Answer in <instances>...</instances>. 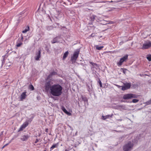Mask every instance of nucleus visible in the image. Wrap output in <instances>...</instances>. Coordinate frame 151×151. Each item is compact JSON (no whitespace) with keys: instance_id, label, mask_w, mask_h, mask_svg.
<instances>
[{"instance_id":"nucleus-1","label":"nucleus","mask_w":151,"mask_h":151,"mask_svg":"<svg viewBox=\"0 0 151 151\" xmlns=\"http://www.w3.org/2000/svg\"><path fill=\"white\" fill-rule=\"evenodd\" d=\"M51 83L50 81H46L44 86L45 91L50 92L51 94H61L62 87L58 84H54L51 86Z\"/></svg>"},{"instance_id":"nucleus-2","label":"nucleus","mask_w":151,"mask_h":151,"mask_svg":"<svg viewBox=\"0 0 151 151\" xmlns=\"http://www.w3.org/2000/svg\"><path fill=\"white\" fill-rule=\"evenodd\" d=\"M134 145L132 142H129L126 143L123 147L124 151H131Z\"/></svg>"},{"instance_id":"nucleus-3","label":"nucleus","mask_w":151,"mask_h":151,"mask_svg":"<svg viewBox=\"0 0 151 151\" xmlns=\"http://www.w3.org/2000/svg\"><path fill=\"white\" fill-rule=\"evenodd\" d=\"M79 53V50H77L74 52L73 55L71 57V60L73 63L75 62L78 56Z\"/></svg>"},{"instance_id":"nucleus-4","label":"nucleus","mask_w":151,"mask_h":151,"mask_svg":"<svg viewBox=\"0 0 151 151\" xmlns=\"http://www.w3.org/2000/svg\"><path fill=\"white\" fill-rule=\"evenodd\" d=\"M116 86L119 88H121L122 90L124 91L130 88L131 87V84L129 83H124V86H120L118 85H117Z\"/></svg>"},{"instance_id":"nucleus-5","label":"nucleus","mask_w":151,"mask_h":151,"mask_svg":"<svg viewBox=\"0 0 151 151\" xmlns=\"http://www.w3.org/2000/svg\"><path fill=\"white\" fill-rule=\"evenodd\" d=\"M128 55H125L124 56L120 59L119 61L117 63V65L118 66H121L122 65L123 62L127 61L128 59Z\"/></svg>"},{"instance_id":"nucleus-6","label":"nucleus","mask_w":151,"mask_h":151,"mask_svg":"<svg viewBox=\"0 0 151 151\" xmlns=\"http://www.w3.org/2000/svg\"><path fill=\"white\" fill-rule=\"evenodd\" d=\"M151 47V42L150 41L145 42L143 44L142 49H147Z\"/></svg>"},{"instance_id":"nucleus-7","label":"nucleus","mask_w":151,"mask_h":151,"mask_svg":"<svg viewBox=\"0 0 151 151\" xmlns=\"http://www.w3.org/2000/svg\"><path fill=\"white\" fill-rule=\"evenodd\" d=\"M136 95H124L123 99H127L133 98H136Z\"/></svg>"},{"instance_id":"nucleus-8","label":"nucleus","mask_w":151,"mask_h":151,"mask_svg":"<svg viewBox=\"0 0 151 151\" xmlns=\"http://www.w3.org/2000/svg\"><path fill=\"white\" fill-rule=\"evenodd\" d=\"M41 56V51L40 50H39L36 53V56L35 57V59L36 60H39V58Z\"/></svg>"},{"instance_id":"nucleus-9","label":"nucleus","mask_w":151,"mask_h":151,"mask_svg":"<svg viewBox=\"0 0 151 151\" xmlns=\"http://www.w3.org/2000/svg\"><path fill=\"white\" fill-rule=\"evenodd\" d=\"M60 38V37L58 36L54 38L53 40L51 41V43L52 44L55 43L56 42H58L59 41L58 39Z\"/></svg>"},{"instance_id":"nucleus-10","label":"nucleus","mask_w":151,"mask_h":151,"mask_svg":"<svg viewBox=\"0 0 151 151\" xmlns=\"http://www.w3.org/2000/svg\"><path fill=\"white\" fill-rule=\"evenodd\" d=\"M29 136H30L28 134L23 135L22 136V137L21 138V139L23 141H26Z\"/></svg>"},{"instance_id":"nucleus-11","label":"nucleus","mask_w":151,"mask_h":151,"mask_svg":"<svg viewBox=\"0 0 151 151\" xmlns=\"http://www.w3.org/2000/svg\"><path fill=\"white\" fill-rule=\"evenodd\" d=\"M61 109L65 113L68 115L69 116L71 115V114L70 112L68 111L65 108L64 106H62L61 107Z\"/></svg>"},{"instance_id":"nucleus-12","label":"nucleus","mask_w":151,"mask_h":151,"mask_svg":"<svg viewBox=\"0 0 151 151\" xmlns=\"http://www.w3.org/2000/svg\"><path fill=\"white\" fill-rule=\"evenodd\" d=\"M27 95H21L20 96L18 97V99L19 101H23L24 99L26 98Z\"/></svg>"},{"instance_id":"nucleus-13","label":"nucleus","mask_w":151,"mask_h":151,"mask_svg":"<svg viewBox=\"0 0 151 151\" xmlns=\"http://www.w3.org/2000/svg\"><path fill=\"white\" fill-rule=\"evenodd\" d=\"M113 114H112L111 115H108L106 116H102V119L103 120H105L106 119H108L109 117H112L113 116Z\"/></svg>"},{"instance_id":"nucleus-14","label":"nucleus","mask_w":151,"mask_h":151,"mask_svg":"<svg viewBox=\"0 0 151 151\" xmlns=\"http://www.w3.org/2000/svg\"><path fill=\"white\" fill-rule=\"evenodd\" d=\"M49 97H51L53 99L55 100L58 99V97L60 95H49Z\"/></svg>"},{"instance_id":"nucleus-15","label":"nucleus","mask_w":151,"mask_h":151,"mask_svg":"<svg viewBox=\"0 0 151 151\" xmlns=\"http://www.w3.org/2000/svg\"><path fill=\"white\" fill-rule=\"evenodd\" d=\"M58 146V143L53 144L50 148V151L53 150L55 148H57Z\"/></svg>"},{"instance_id":"nucleus-16","label":"nucleus","mask_w":151,"mask_h":151,"mask_svg":"<svg viewBox=\"0 0 151 151\" xmlns=\"http://www.w3.org/2000/svg\"><path fill=\"white\" fill-rule=\"evenodd\" d=\"M68 54L69 52L68 51H66L64 53L63 56V60H64L67 57Z\"/></svg>"},{"instance_id":"nucleus-17","label":"nucleus","mask_w":151,"mask_h":151,"mask_svg":"<svg viewBox=\"0 0 151 151\" xmlns=\"http://www.w3.org/2000/svg\"><path fill=\"white\" fill-rule=\"evenodd\" d=\"M81 98L82 101H83L85 102V104H86V102L87 101V99L86 97L84 96H81Z\"/></svg>"},{"instance_id":"nucleus-18","label":"nucleus","mask_w":151,"mask_h":151,"mask_svg":"<svg viewBox=\"0 0 151 151\" xmlns=\"http://www.w3.org/2000/svg\"><path fill=\"white\" fill-rule=\"evenodd\" d=\"M28 125V123L27 122H26L24 123L22 125V126L23 127V128H25L26 127H27Z\"/></svg>"},{"instance_id":"nucleus-19","label":"nucleus","mask_w":151,"mask_h":151,"mask_svg":"<svg viewBox=\"0 0 151 151\" xmlns=\"http://www.w3.org/2000/svg\"><path fill=\"white\" fill-rule=\"evenodd\" d=\"M104 47L103 46H99V45L96 46V49L99 50H101L102 48Z\"/></svg>"},{"instance_id":"nucleus-20","label":"nucleus","mask_w":151,"mask_h":151,"mask_svg":"<svg viewBox=\"0 0 151 151\" xmlns=\"http://www.w3.org/2000/svg\"><path fill=\"white\" fill-rule=\"evenodd\" d=\"M29 30V27H27L22 32L23 33H26Z\"/></svg>"},{"instance_id":"nucleus-21","label":"nucleus","mask_w":151,"mask_h":151,"mask_svg":"<svg viewBox=\"0 0 151 151\" xmlns=\"http://www.w3.org/2000/svg\"><path fill=\"white\" fill-rule=\"evenodd\" d=\"M144 104H145L146 105L151 104V99L148 101L144 103Z\"/></svg>"},{"instance_id":"nucleus-22","label":"nucleus","mask_w":151,"mask_h":151,"mask_svg":"<svg viewBox=\"0 0 151 151\" xmlns=\"http://www.w3.org/2000/svg\"><path fill=\"white\" fill-rule=\"evenodd\" d=\"M53 28V27L52 26H48L47 27V29L48 31H50L52 30Z\"/></svg>"},{"instance_id":"nucleus-23","label":"nucleus","mask_w":151,"mask_h":151,"mask_svg":"<svg viewBox=\"0 0 151 151\" xmlns=\"http://www.w3.org/2000/svg\"><path fill=\"white\" fill-rule=\"evenodd\" d=\"M147 58L148 60V61H151V55H147Z\"/></svg>"},{"instance_id":"nucleus-24","label":"nucleus","mask_w":151,"mask_h":151,"mask_svg":"<svg viewBox=\"0 0 151 151\" xmlns=\"http://www.w3.org/2000/svg\"><path fill=\"white\" fill-rule=\"evenodd\" d=\"M29 89L31 90H33L34 89L33 86L32 85H30L29 86Z\"/></svg>"},{"instance_id":"nucleus-25","label":"nucleus","mask_w":151,"mask_h":151,"mask_svg":"<svg viewBox=\"0 0 151 151\" xmlns=\"http://www.w3.org/2000/svg\"><path fill=\"white\" fill-rule=\"evenodd\" d=\"M139 101L138 99H134L132 100V102L134 103H136L137 102Z\"/></svg>"},{"instance_id":"nucleus-26","label":"nucleus","mask_w":151,"mask_h":151,"mask_svg":"<svg viewBox=\"0 0 151 151\" xmlns=\"http://www.w3.org/2000/svg\"><path fill=\"white\" fill-rule=\"evenodd\" d=\"M89 63L91 64L93 66H97V64L96 63H94L91 61L89 62Z\"/></svg>"},{"instance_id":"nucleus-27","label":"nucleus","mask_w":151,"mask_h":151,"mask_svg":"<svg viewBox=\"0 0 151 151\" xmlns=\"http://www.w3.org/2000/svg\"><path fill=\"white\" fill-rule=\"evenodd\" d=\"M88 90L89 91L90 94L92 93L91 92V91H92V89L89 88L88 86Z\"/></svg>"},{"instance_id":"nucleus-28","label":"nucleus","mask_w":151,"mask_h":151,"mask_svg":"<svg viewBox=\"0 0 151 151\" xmlns=\"http://www.w3.org/2000/svg\"><path fill=\"white\" fill-rule=\"evenodd\" d=\"M98 83L100 87H102V83L100 80L99 79Z\"/></svg>"},{"instance_id":"nucleus-29","label":"nucleus","mask_w":151,"mask_h":151,"mask_svg":"<svg viewBox=\"0 0 151 151\" xmlns=\"http://www.w3.org/2000/svg\"><path fill=\"white\" fill-rule=\"evenodd\" d=\"M50 73L52 76L53 75H56L57 74V73L56 72H55L54 71Z\"/></svg>"},{"instance_id":"nucleus-30","label":"nucleus","mask_w":151,"mask_h":151,"mask_svg":"<svg viewBox=\"0 0 151 151\" xmlns=\"http://www.w3.org/2000/svg\"><path fill=\"white\" fill-rule=\"evenodd\" d=\"M122 69L123 70V72L124 73H125L126 71L127 70V69L125 68H122Z\"/></svg>"},{"instance_id":"nucleus-31","label":"nucleus","mask_w":151,"mask_h":151,"mask_svg":"<svg viewBox=\"0 0 151 151\" xmlns=\"http://www.w3.org/2000/svg\"><path fill=\"white\" fill-rule=\"evenodd\" d=\"M52 76L50 73V74L48 76L47 78V79H50V78L52 77Z\"/></svg>"},{"instance_id":"nucleus-32","label":"nucleus","mask_w":151,"mask_h":151,"mask_svg":"<svg viewBox=\"0 0 151 151\" xmlns=\"http://www.w3.org/2000/svg\"><path fill=\"white\" fill-rule=\"evenodd\" d=\"M24 128H23V127L22 125L19 128V129L18 131L19 132L22 131Z\"/></svg>"},{"instance_id":"nucleus-33","label":"nucleus","mask_w":151,"mask_h":151,"mask_svg":"<svg viewBox=\"0 0 151 151\" xmlns=\"http://www.w3.org/2000/svg\"><path fill=\"white\" fill-rule=\"evenodd\" d=\"M22 43H18L17 44L16 46L17 47H19L20 46L22 45Z\"/></svg>"},{"instance_id":"nucleus-34","label":"nucleus","mask_w":151,"mask_h":151,"mask_svg":"<svg viewBox=\"0 0 151 151\" xmlns=\"http://www.w3.org/2000/svg\"><path fill=\"white\" fill-rule=\"evenodd\" d=\"M45 49L47 52H49V49L47 46L45 47Z\"/></svg>"},{"instance_id":"nucleus-35","label":"nucleus","mask_w":151,"mask_h":151,"mask_svg":"<svg viewBox=\"0 0 151 151\" xmlns=\"http://www.w3.org/2000/svg\"><path fill=\"white\" fill-rule=\"evenodd\" d=\"M13 140V139H12L9 142V143H7V144H6L5 145H4V147H6V146H7L8 145L9 143H10V142H12V141Z\"/></svg>"},{"instance_id":"nucleus-36","label":"nucleus","mask_w":151,"mask_h":151,"mask_svg":"<svg viewBox=\"0 0 151 151\" xmlns=\"http://www.w3.org/2000/svg\"><path fill=\"white\" fill-rule=\"evenodd\" d=\"M95 17L96 16L93 15L92 17L91 20L93 21L95 19Z\"/></svg>"},{"instance_id":"nucleus-37","label":"nucleus","mask_w":151,"mask_h":151,"mask_svg":"<svg viewBox=\"0 0 151 151\" xmlns=\"http://www.w3.org/2000/svg\"><path fill=\"white\" fill-rule=\"evenodd\" d=\"M122 0H117L116 1H115V2H119L121 1Z\"/></svg>"},{"instance_id":"nucleus-38","label":"nucleus","mask_w":151,"mask_h":151,"mask_svg":"<svg viewBox=\"0 0 151 151\" xmlns=\"http://www.w3.org/2000/svg\"><path fill=\"white\" fill-rule=\"evenodd\" d=\"M32 118H31L29 119V120L28 121L30 122H31L32 121Z\"/></svg>"},{"instance_id":"nucleus-39","label":"nucleus","mask_w":151,"mask_h":151,"mask_svg":"<svg viewBox=\"0 0 151 151\" xmlns=\"http://www.w3.org/2000/svg\"><path fill=\"white\" fill-rule=\"evenodd\" d=\"M26 92H23L21 94H26Z\"/></svg>"},{"instance_id":"nucleus-40","label":"nucleus","mask_w":151,"mask_h":151,"mask_svg":"<svg viewBox=\"0 0 151 151\" xmlns=\"http://www.w3.org/2000/svg\"><path fill=\"white\" fill-rule=\"evenodd\" d=\"M48 130V129H45V132H47Z\"/></svg>"},{"instance_id":"nucleus-41","label":"nucleus","mask_w":151,"mask_h":151,"mask_svg":"<svg viewBox=\"0 0 151 151\" xmlns=\"http://www.w3.org/2000/svg\"><path fill=\"white\" fill-rule=\"evenodd\" d=\"M100 2H101V3H105L106 2V1H100Z\"/></svg>"},{"instance_id":"nucleus-42","label":"nucleus","mask_w":151,"mask_h":151,"mask_svg":"<svg viewBox=\"0 0 151 151\" xmlns=\"http://www.w3.org/2000/svg\"><path fill=\"white\" fill-rule=\"evenodd\" d=\"M123 43V42H120V45H121V44H122Z\"/></svg>"},{"instance_id":"nucleus-43","label":"nucleus","mask_w":151,"mask_h":151,"mask_svg":"<svg viewBox=\"0 0 151 151\" xmlns=\"http://www.w3.org/2000/svg\"><path fill=\"white\" fill-rule=\"evenodd\" d=\"M93 34H91V35L90 36L93 37V36H93Z\"/></svg>"},{"instance_id":"nucleus-44","label":"nucleus","mask_w":151,"mask_h":151,"mask_svg":"<svg viewBox=\"0 0 151 151\" xmlns=\"http://www.w3.org/2000/svg\"><path fill=\"white\" fill-rule=\"evenodd\" d=\"M115 131H116V132H121V131H116V130H115Z\"/></svg>"},{"instance_id":"nucleus-45","label":"nucleus","mask_w":151,"mask_h":151,"mask_svg":"<svg viewBox=\"0 0 151 151\" xmlns=\"http://www.w3.org/2000/svg\"><path fill=\"white\" fill-rule=\"evenodd\" d=\"M139 76H142V75L141 74H139Z\"/></svg>"},{"instance_id":"nucleus-46","label":"nucleus","mask_w":151,"mask_h":151,"mask_svg":"<svg viewBox=\"0 0 151 151\" xmlns=\"http://www.w3.org/2000/svg\"><path fill=\"white\" fill-rule=\"evenodd\" d=\"M5 147H4V145L2 147V148H4Z\"/></svg>"},{"instance_id":"nucleus-47","label":"nucleus","mask_w":151,"mask_h":151,"mask_svg":"<svg viewBox=\"0 0 151 151\" xmlns=\"http://www.w3.org/2000/svg\"><path fill=\"white\" fill-rule=\"evenodd\" d=\"M65 151H68V150L66 149L65 150Z\"/></svg>"},{"instance_id":"nucleus-48","label":"nucleus","mask_w":151,"mask_h":151,"mask_svg":"<svg viewBox=\"0 0 151 151\" xmlns=\"http://www.w3.org/2000/svg\"><path fill=\"white\" fill-rule=\"evenodd\" d=\"M127 94L129 95V94H132V93H129V94Z\"/></svg>"},{"instance_id":"nucleus-49","label":"nucleus","mask_w":151,"mask_h":151,"mask_svg":"<svg viewBox=\"0 0 151 151\" xmlns=\"http://www.w3.org/2000/svg\"><path fill=\"white\" fill-rule=\"evenodd\" d=\"M113 2V1H110V2Z\"/></svg>"},{"instance_id":"nucleus-50","label":"nucleus","mask_w":151,"mask_h":151,"mask_svg":"<svg viewBox=\"0 0 151 151\" xmlns=\"http://www.w3.org/2000/svg\"><path fill=\"white\" fill-rule=\"evenodd\" d=\"M37 99H39V98H38V97H37Z\"/></svg>"},{"instance_id":"nucleus-51","label":"nucleus","mask_w":151,"mask_h":151,"mask_svg":"<svg viewBox=\"0 0 151 151\" xmlns=\"http://www.w3.org/2000/svg\"><path fill=\"white\" fill-rule=\"evenodd\" d=\"M37 99H39V98H38V97H37Z\"/></svg>"},{"instance_id":"nucleus-52","label":"nucleus","mask_w":151,"mask_h":151,"mask_svg":"<svg viewBox=\"0 0 151 151\" xmlns=\"http://www.w3.org/2000/svg\"><path fill=\"white\" fill-rule=\"evenodd\" d=\"M119 120L120 121H122V119H120V120Z\"/></svg>"},{"instance_id":"nucleus-53","label":"nucleus","mask_w":151,"mask_h":151,"mask_svg":"<svg viewBox=\"0 0 151 151\" xmlns=\"http://www.w3.org/2000/svg\"><path fill=\"white\" fill-rule=\"evenodd\" d=\"M36 142H37V141H36Z\"/></svg>"},{"instance_id":"nucleus-54","label":"nucleus","mask_w":151,"mask_h":151,"mask_svg":"<svg viewBox=\"0 0 151 151\" xmlns=\"http://www.w3.org/2000/svg\"><path fill=\"white\" fill-rule=\"evenodd\" d=\"M37 142H36V141L35 142V143H36Z\"/></svg>"},{"instance_id":"nucleus-55","label":"nucleus","mask_w":151,"mask_h":151,"mask_svg":"<svg viewBox=\"0 0 151 151\" xmlns=\"http://www.w3.org/2000/svg\"><path fill=\"white\" fill-rule=\"evenodd\" d=\"M70 128H71V127H70Z\"/></svg>"},{"instance_id":"nucleus-56","label":"nucleus","mask_w":151,"mask_h":151,"mask_svg":"<svg viewBox=\"0 0 151 151\" xmlns=\"http://www.w3.org/2000/svg\"><path fill=\"white\" fill-rule=\"evenodd\" d=\"M44 151H46V150H45Z\"/></svg>"}]
</instances>
